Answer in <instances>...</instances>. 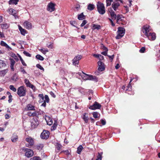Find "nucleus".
Listing matches in <instances>:
<instances>
[{
	"label": "nucleus",
	"mask_w": 160,
	"mask_h": 160,
	"mask_svg": "<svg viewBox=\"0 0 160 160\" xmlns=\"http://www.w3.org/2000/svg\"><path fill=\"white\" fill-rule=\"evenodd\" d=\"M79 75L81 76L82 78L84 80H89L94 81L96 82L98 81L97 78L95 76L88 75L83 72H82V74L81 73Z\"/></svg>",
	"instance_id": "obj_1"
},
{
	"label": "nucleus",
	"mask_w": 160,
	"mask_h": 160,
	"mask_svg": "<svg viewBox=\"0 0 160 160\" xmlns=\"http://www.w3.org/2000/svg\"><path fill=\"white\" fill-rule=\"evenodd\" d=\"M97 7L98 11L99 14L103 15L105 13V7L102 3L98 2L97 5Z\"/></svg>",
	"instance_id": "obj_2"
},
{
	"label": "nucleus",
	"mask_w": 160,
	"mask_h": 160,
	"mask_svg": "<svg viewBox=\"0 0 160 160\" xmlns=\"http://www.w3.org/2000/svg\"><path fill=\"white\" fill-rule=\"evenodd\" d=\"M125 32V30L124 28L122 27H119L117 31V35L116 38L117 39H119L122 38L124 35Z\"/></svg>",
	"instance_id": "obj_3"
},
{
	"label": "nucleus",
	"mask_w": 160,
	"mask_h": 160,
	"mask_svg": "<svg viewBox=\"0 0 160 160\" xmlns=\"http://www.w3.org/2000/svg\"><path fill=\"white\" fill-rule=\"evenodd\" d=\"M26 89L23 86H21L18 89L17 94L20 97L25 96L26 95Z\"/></svg>",
	"instance_id": "obj_4"
},
{
	"label": "nucleus",
	"mask_w": 160,
	"mask_h": 160,
	"mask_svg": "<svg viewBox=\"0 0 160 160\" xmlns=\"http://www.w3.org/2000/svg\"><path fill=\"white\" fill-rule=\"evenodd\" d=\"M23 151L26 152L25 155L28 158H30L32 156L33 154V151L30 149L23 148H22Z\"/></svg>",
	"instance_id": "obj_5"
},
{
	"label": "nucleus",
	"mask_w": 160,
	"mask_h": 160,
	"mask_svg": "<svg viewBox=\"0 0 160 160\" xmlns=\"http://www.w3.org/2000/svg\"><path fill=\"white\" fill-rule=\"evenodd\" d=\"M25 140L28 143V145L26 144V146L27 147H29V146H31L34 144L33 139L31 137L28 136L26 138Z\"/></svg>",
	"instance_id": "obj_6"
},
{
	"label": "nucleus",
	"mask_w": 160,
	"mask_h": 160,
	"mask_svg": "<svg viewBox=\"0 0 160 160\" xmlns=\"http://www.w3.org/2000/svg\"><path fill=\"white\" fill-rule=\"evenodd\" d=\"M151 30L150 27L148 25H146L143 26L142 29V32L145 33L146 36Z\"/></svg>",
	"instance_id": "obj_7"
},
{
	"label": "nucleus",
	"mask_w": 160,
	"mask_h": 160,
	"mask_svg": "<svg viewBox=\"0 0 160 160\" xmlns=\"http://www.w3.org/2000/svg\"><path fill=\"white\" fill-rule=\"evenodd\" d=\"M101 105L97 102H95L92 105L90 106L89 107L90 109L94 110L96 109H100L101 107Z\"/></svg>",
	"instance_id": "obj_8"
},
{
	"label": "nucleus",
	"mask_w": 160,
	"mask_h": 160,
	"mask_svg": "<svg viewBox=\"0 0 160 160\" xmlns=\"http://www.w3.org/2000/svg\"><path fill=\"white\" fill-rule=\"evenodd\" d=\"M146 36L150 40H154L156 38V34L154 32H149Z\"/></svg>",
	"instance_id": "obj_9"
},
{
	"label": "nucleus",
	"mask_w": 160,
	"mask_h": 160,
	"mask_svg": "<svg viewBox=\"0 0 160 160\" xmlns=\"http://www.w3.org/2000/svg\"><path fill=\"white\" fill-rule=\"evenodd\" d=\"M55 4L52 2H50L48 3V7L47 8V10L48 11L51 12L55 10Z\"/></svg>",
	"instance_id": "obj_10"
},
{
	"label": "nucleus",
	"mask_w": 160,
	"mask_h": 160,
	"mask_svg": "<svg viewBox=\"0 0 160 160\" xmlns=\"http://www.w3.org/2000/svg\"><path fill=\"white\" fill-rule=\"evenodd\" d=\"M49 133L48 131L44 130L41 133V138L42 139H47L49 137Z\"/></svg>",
	"instance_id": "obj_11"
},
{
	"label": "nucleus",
	"mask_w": 160,
	"mask_h": 160,
	"mask_svg": "<svg viewBox=\"0 0 160 160\" xmlns=\"http://www.w3.org/2000/svg\"><path fill=\"white\" fill-rule=\"evenodd\" d=\"M81 58V56L80 55H78L74 57L72 61L73 64L75 65L78 64L79 63V61Z\"/></svg>",
	"instance_id": "obj_12"
},
{
	"label": "nucleus",
	"mask_w": 160,
	"mask_h": 160,
	"mask_svg": "<svg viewBox=\"0 0 160 160\" xmlns=\"http://www.w3.org/2000/svg\"><path fill=\"white\" fill-rule=\"evenodd\" d=\"M108 11L110 13L112 19L114 20L116 19L117 15L114 12L112 9L111 8H109Z\"/></svg>",
	"instance_id": "obj_13"
},
{
	"label": "nucleus",
	"mask_w": 160,
	"mask_h": 160,
	"mask_svg": "<svg viewBox=\"0 0 160 160\" xmlns=\"http://www.w3.org/2000/svg\"><path fill=\"white\" fill-rule=\"evenodd\" d=\"M98 70L99 71H102L104 70V63L102 62L101 61H99L98 62Z\"/></svg>",
	"instance_id": "obj_14"
},
{
	"label": "nucleus",
	"mask_w": 160,
	"mask_h": 160,
	"mask_svg": "<svg viewBox=\"0 0 160 160\" xmlns=\"http://www.w3.org/2000/svg\"><path fill=\"white\" fill-rule=\"evenodd\" d=\"M23 24L24 28L27 29H29L32 28V24L29 21H25Z\"/></svg>",
	"instance_id": "obj_15"
},
{
	"label": "nucleus",
	"mask_w": 160,
	"mask_h": 160,
	"mask_svg": "<svg viewBox=\"0 0 160 160\" xmlns=\"http://www.w3.org/2000/svg\"><path fill=\"white\" fill-rule=\"evenodd\" d=\"M8 11L9 12V14L13 15L16 19L18 17L17 15V12L15 10L11 8L9 9Z\"/></svg>",
	"instance_id": "obj_16"
},
{
	"label": "nucleus",
	"mask_w": 160,
	"mask_h": 160,
	"mask_svg": "<svg viewBox=\"0 0 160 160\" xmlns=\"http://www.w3.org/2000/svg\"><path fill=\"white\" fill-rule=\"evenodd\" d=\"M39 124V122L37 119H33L31 121V126L34 128L37 127Z\"/></svg>",
	"instance_id": "obj_17"
},
{
	"label": "nucleus",
	"mask_w": 160,
	"mask_h": 160,
	"mask_svg": "<svg viewBox=\"0 0 160 160\" xmlns=\"http://www.w3.org/2000/svg\"><path fill=\"white\" fill-rule=\"evenodd\" d=\"M24 82L28 87L30 88L33 90L35 89V87L33 85L31 84L30 82L28 79H25L24 80Z\"/></svg>",
	"instance_id": "obj_18"
},
{
	"label": "nucleus",
	"mask_w": 160,
	"mask_h": 160,
	"mask_svg": "<svg viewBox=\"0 0 160 160\" xmlns=\"http://www.w3.org/2000/svg\"><path fill=\"white\" fill-rule=\"evenodd\" d=\"M120 6V4L119 2H113L112 4V7L114 10L115 11H117Z\"/></svg>",
	"instance_id": "obj_19"
},
{
	"label": "nucleus",
	"mask_w": 160,
	"mask_h": 160,
	"mask_svg": "<svg viewBox=\"0 0 160 160\" xmlns=\"http://www.w3.org/2000/svg\"><path fill=\"white\" fill-rule=\"evenodd\" d=\"M45 120L48 125H51L52 123V119L49 117L46 118Z\"/></svg>",
	"instance_id": "obj_20"
},
{
	"label": "nucleus",
	"mask_w": 160,
	"mask_h": 160,
	"mask_svg": "<svg viewBox=\"0 0 160 160\" xmlns=\"http://www.w3.org/2000/svg\"><path fill=\"white\" fill-rule=\"evenodd\" d=\"M0 45L2 46L5 47L6 48L10 49L11 50L12 49L6 43L3 41H1Z\"/></svg>",
	"instance_id": "obj_21"
},
{
	"label": "nucleus",
	"mask_w": 160,
	"mask_h": 160,
	"mask_svg": "<svg viewBox=\"0 0 160 160\" xmlns=\"http://www.w3.org/2000/svg\"><path fill=\"white\" fill-rule=\"evenodd\" d=\"M18 27L21 34L24 36L26 33V31L25 29L22 28L20 26H18Z\"/></svg>",
	"instance_id": "obj_22"
},
{
	"label": "nucleus",
	"mask_w": 160,
	"mask_h": 160,
	"mask_svg": "<svg viewBox=\"0 0 160 160\" xmlns=\"http://www.w3.org/2000/svg\"><path fill=\"white\" fill-rule=\"evenodd\" d=\"M28 110H35L34 107L31 104H28L27 106Z\"/></svg>",
	"instance_id": "obj_23"
},
{
	"label": "nucleus",
	"mask_w": 160,
	"mask_h": 160,
	"mask_svg": "<svg viewBox=\"0 0 160 160\" xmlns=\"http://www.w3.org/2000/svg\"><path fill=\"white\" fill-rule=\"evenodd\" d=\"M92 29L93 30L97 29L99 30L101 28V26L99 25H96L95 24H92Z\"/></svg>",
	"instance_id": "obj_24"
},
{
	"label": "nucleus",
	"mask_w": 160,
	"mask_h": 160,
	"mask_svg": "<svg viewBox=\"0 0 160 160\" xmlns=\"http://www.w3.org/2000/svg\"><path fill=\"white\" fill-rule=\"evenodd\" d=\"M95 6L93 4H89L88 6L87 9L88 10L92 11L93 10Z\"/></svg>",
	"instance_id": "obj_25"
},
{
	"label": "nucleus",
	"mask_w": 160,
	"mask_h": 160,
	"mask_svg": "<svg viewBox=\"0 0 160 160\" xmlns=\"http://www.w3.org/2000/svg\"><path fill=\"white\" fill-rule=\"evenodd\" d=\"M18 1V0H10L9 2V4H14L16 5Z\"/></svg>",
	"instance_id": "obj_26"
},
{
	"label": "nucleus",
	"mask_w": 160,
	"mask_h": 160,
	"mask_svg": "<svg viewBox=\"0 0 160 160\" xmlns=\"http://www.w3.org/2000/svg\"><path fill=\"white\" fill-rule=\"evenodd\" d=\"M83 149V148L82 146L80 145L77 148V153L78 154H80L81 153V152L82 151V150Z\"/></svg>",
	"instance_id": "obj_27"
},
{
	"label": "nucleus",
	"mask_w": 160,
	"mask_h": 160,
	"mask_svg": "<svg viewBox=\"0 0 160 160\" xmlns=\"http://www.w3.org/2000/svg\"><path fill=\"white\" fill-rule=\"evenodd\" d=\"M57 123L56 121H55V122L53 125V126L51 127V129L52 131L55 130L57 126Z\"/></svg>",
	"instance_id": "obj_28"
},
{
	"label": "nucleus",
	"mask_w": 160,
	"mask_h": 160,
	"mask_svg": "<svg viewBox=\"0 0 160 160\" xmlns=\"http://www.w3.org/2000/svg\"><path fill=\"white\" fill-rule=\"evenodd\" d=\"M9 26V25L7 23H3L1 25L2 28L4 29H7Z\"/></svg>",
	"instance_id": "obj_29"
},
{
	"label": "nucleus",
	"mask_w": 160,
	"mask_h": 160,
	"mask_svg": "<svg viewBox=\"0 0 160 160\" xmlns=\"http://www.w3.org/2000/svg\"><path fill=\"white\" fill-rule=\"evenodd\" d=\"M41 52L43 54H45L47 52H48V49L43 48V49H39Z\"/></svg>",
	"instance_id": "obj_30"
},
{
	"label": "nucleus",
	"mask_w": 160,
	"mask_h": 160,
	"mask_svg": "<svg viewBox=\"0 0 160 160\" xmlns=\"http://www.w3.org/2000/svg\"><path fill=\"white\" fill-rule=\"evenodd\" d=\"M84 18V16L82 13H81L80 14L78 15V19L80 20H82Z\"/></svg>",
	"instance_id": "obj_31"
},
{
	"label": "nucleus",
	"mask_w": 160,
	"mask_h": 160,
	"mask_svg": "<svg viewBox=\"0 0 160 160\" xmlns=\"http://www.w3.org/2000/svg\"><path fill=\"white\" fill-rule=\"evenodd\" d=\"M86 113H84V115H83L82 118L85 122L87 123L88 122V116H86Z\"/></svg>",
	"instance_id": "obj_32"
},
{
	"label": "nucleus",
	"mask_w": 160,
	"mask_h": 160,
	"mask_svg": "<svg viewBox=\"0 0 160 160\" xmlns=\"http://www.w3.org/2000/svg\"><path fill=\"white\" fill-rule=\"evenodd\" d=\"M36 58L37 59L41 61H43L44 60V58L40 55H37L36 56Z\"/></svg>",
	"instance_id": "obj_33"
},
{
	"label": "nucleus",
	"mask_w": 160,
	"mask_h": 160,
	"mask_svg": "<svg viewBox=\"0 0 160 160\" xmlns=\"http://www.w3.org/2000/svg\"><path fill=\"white\" fill-rule=\"evenodd\" d=\"M18 139V136H15V137H12L11 139V140L13 142H16Z\"/></svg>",
	"instance_id": "obj_34"
},
{
	"label": "nucleus",
	"mask_w": 160,
	"mask_h": 160,
	"mask_svg": "<svg viewBox=\"0 0 160 160\" xmlns=\"http://www.w3.org/2000/svg\"><path fill=\"white\" fill-rule=\"evenodd\" d=\"M10 89L14 92H15L17 91L16 89L12 85H10L9 86Z\"/></svg>",
	"instance_id": "obj_35"
},
{
	"label": "nucleus",
	"mask_w": 160,
	"mask_h": 160,
	"mask_svg": "<svg viewBox=\"0 0 160 160\" xmlns=\"http://www.w3.org/2000/svg\"><path fill=\"white\" fill-rule=\"evenodd\" d=\"M44 98L45 100L44 102L48 103L49 101V99L48 96L47 95H45Z\"/></svg>",
	"instance_id": "obj_36"
},
{
	"label": "nucleus",
	"mask_w": 160,
	"mask_h": 160,
	"mask_svg": "<svg viewBox=\"0 0 160 160\" xmlns=\"http://www.w3.org/2000/svg\"><path fill=\"white\" fill-rule=\"evenodd\" d=\"M122 16L121 15L118 14L117 15V18L118 19V20H121L122 21Z\"/></svg>",
	"instance_id": "obj_37"
},
{
	"label": "nucleus",
	"mask_w": 160,
	"mask_h": 160,
	"mask_svg": "<svg viewBox=\"0 0 160 160\" xmlns=\"http://www.w3.org/2000/svg\"><path fill=\"white\" fill-rule=\"evenodd\" d=\"M92 115H93V117L95 118H98V113L97 112H93Z\"/></svg>",
	"instance_id": "obj_38"
},
{
	"label": "nucleus",
	"mask_w": 160,
	"mask_h": 160,
	"mask_svg": "<svg viewBox=\"0 0 160 160\" xmlns=\"http://www.w3.org/2000/svg\"><path fill=\"white\" fill-rule=\"evenodd\" d=\"M5 64L3 62V61L0 60V68H1L3 66H5Z\"/></svg>",
	"instance_id": "obj_39"
},
{
	"label": "nucleus",
	"mask_w": 160,
	"mask_h": 160,
	"mask_svg": "<svg viewBox=\"0 0 160 160\" xmlns=\"http://www.w3.org/2000/svg\"><path fill=\"white\" fill-rule=\"evenodd\" d=\"M36 67L42 70L43 71H44V68L39 64H37L36 65Z\"/></svg>",
	"instance_id": "obj_40"
},
{
	"label": "nucleus",
	"mask_w": 160,
	"mask_h": 160,
	"mask_svg": "<svg viewBox=\"0 0 160 160\" xmlns=\"http://www.w3.org/2000/svg\"><path fill=\"white\" fill-rule=\"evenodd\" d=\"M113 1L112 0H108L106 1L107 6H109L111 5V2Z\"/></svg>",
	"instance_id": "obj_41"
},
{
	"label": "nucleus",
	"mask_w": 160,
	"mask_h": 160,
	"mask_svg": "<svg viewBox=\"0 0 160 160\" xmlns=\"http://www.w3.org/2000/svg\"><path fill=\"white\" fill-rule=\"evenodd\" d=\"M23 53L25 55L29 57H31V55L30 53H29L28 52H27L26 51H24L23 52Z\"/></svg>",
	"instance_id": "obj_42"
},
{
	"label": "nucleus",
	"mask_w": 160,
	"mask_h": 160,
	"mask_svg": "<svg viewBox=\"0 0 160 160\" xmlns=\"http://www.w3.org/2000/svg\"><path fill=\"white\" fill-rule=\"evenodd\" d=\"M56 147L57 149L58 150H59L62 147V145L58 143H57Z\"/></svg>",
	"instance_id": "obj_43"
},
{
	"label": "nucleus",
	"mask_w": 160,
	"mask_h": 160,
	"mask_svg": "<svg viewBox=\"0 0 160 160\" xmlns=\"http://www.w3.org/2000/svg\"><path fill=\"white\" fill-rule=\"evenodd\" d=\"M8 72V69H5L4 70H3L1 71V72L2 74L3 75V76H4L5 74L7 73Z\"/></svg>",
	"instance_id": "obj_44"
},
{
	"label": "nucleus",
	"mask_w": 160,
	"mask_h": 160,
	"mask_svg": "<svg viewBox=\"0 0 160 160\" xmlns=\"http://www.w3.org/2000/svg\"><path fill=\"white\" fill-rule=\"evenodd\" d=\"M31 160H41L40 158L38 157H34L31 158Z\"/></svg>",
	"instance_id": "obj_45"
},
{
	"label": "nucleus",
	"mask_w": 160,
	"mask_h": 160,
	"mask_svg": "<svg viewBox=\"0 0 160 160\" xmlns=\"http://www.w3.org/2000/svg\"><path fill=\"white\" fill-rule=\"evenodd\" d=\"M10 62H11V65H14V64L15 63V61L13 59H10Z\"/></svg>",
	"instance_id": "obj_46"
},
{
	"label": "nucleus",
	"mask_w": 160,
	"mask_h": 160,
	"mask_svg": "<svg viewBox=\"0 0 160 160\" xmlns=\"http://www.w3.org/2000/svg\"><path fill=\"white\" fill-rule=\"evenodd\" d=\"M12 95H9L8 97L9 99L8 100V102L10 103L12 101Z\"/></svg>",
	"instance_id": "obj_47"
},
{
	"label": "nucleus",
	"mask_w": 160,
	"mask_h": 160,
	"mask_svg": "<svg viewBox=\"0 0 160 160\" xmlns=\"http://www.w3.org/2000/svg\"><path fill=\"white\" fill-rule=\"evenodd\" d=\"M70 24L73 26L76 27L75 25L76 24V22L75 21H70Z\"/></svg>",
	"instance_id": "obj_48"
},
{
	"label": "nucleus",
	"mask_w": 160,
	"mask_h": 160,
	"mask_svg": "<svg viewBox=\"0 0 160 160\" xmlns=\"http://www.w3.org/2000/svg\"><path fill=\"white\" fill-rule=\"evenodd\" d=\"M87 23V21L85 20H83L82 23L81 25V27L83 26Z\"/></svg>",
	"instance_id": "obj_49"
},
{
	"label": "nucleus",
	"mask_w": 160,
	"mask_h": 160,
	"mask_svg": "<svg viewBox=\"0 0 160 160\" xmlns=\"http://www.w3.org/2000/svg\"><path fill=\"white\" fill-rule=\"evenodd\" d=\"M102 153H101V154L100 153H98V155L97 156V159H98L99 160H101V159H102L101 155H102Z\"/></svg>",
	"instance_id": "obj_50"
},
{
	"label": "nucleus",
	"mask_w": 160,
	"mask_h": 160,
	"mask_svg": "<svg viewBox=\"0 0 160 160\" xmlns=\"http://www.w3.org/2000/svg\"><path fill=\"white\" fill-rule=\"evenodd\" d=\"M102 48L104 51H108L107 48L103 46V44L102 45Z\"/></svg>",
	"instance_id": "obj_51"
},
{
	"label": "nucleus",
	"mask_w": 160,
	"mask_h": 160,
	"mask_svg": "<svg viewBox=\"0 0 160 160\" xmlns=\"http://www.w3.org/2000/svg\"><path fill=\"white\" fill-rule=\"evenodd\" d=\"M145 50V48L144 47H142L140 50V52L142 53L144 52Z\"/></svg>",
	"instance_id": "obj_52"
},
{
	"label": "nucleus",
	"mask_w": 160,
	"mask_h": 160,
	"mask_svg": "<svg viewBox=\"0 0 160 160\" xmlns=\"http://www.w3.org/2000/svg\"><path fill=\"white\" fill-rule=\"evenodd\" d=\"M20 71L22 72L23 74L26 73V72L24 69L22 68H20Z\"/></svg>",
	"instance_id": "obj_53"
},
{
	"label": "nucleus",
	"mask_w": 160,
	"mask_h": 160,
	"mask_svg": "<svg viewBox=\"0 0 160 160\" xmlns=\"http://www.w3.org/2000/svg\"><path fill=\"white\" fill-rule=\"evenodd\" d=\"M50 93L52 97L54 98H55L56 95H55L54 93L53 92H50Z\"/></svg>",
	"instance_id": "obj_54"
},
{
	"label": "nucleus",
	"mask_w": 160,
	"mask_h": 160,
	"mask_svg": "<svg viewBox=\"0 0 160 160\" xmlns=\"http://www.w3.org/2000/svg\"><path fill=\"white\" fill-rule=\"evenodd\" d=\"M39 97H40V98H42V101H43L44 99V97L43 96V95L42 94H39Z\"/></svg>",
	"instance_id": "obj_55"
},
{
	"label": "nucleus",
	"mask_w": 160,
	"mask_h": 160,
	"mask_svg": "<svg viewBox=\"0 0 160 160\" xmlns=\"http://www.w3.org/2000/svg\"><path fill=\"white\" fill-rule=\"evenodd\" d=\"M4 34L2 32L0 31V38H4Z\"/></svg>",
	"instance_id": "obj_56"
},
{
	"label": "nucleus",
	"mask_w": 160,
	"mask_h": 160,
	"mask_svg": "<svg viewBox=\"0 0 160 160\" xmlns=\"http://www.w3.org/2000/svg\"><path fill=\"white\" fill-rule=\"evenodd\" d=\"M101 122L102 125H105L106 122V121L103 119L101 120Z\"/></svg>",
	"instance_id": "obj_57"
},
{
	"label": "nucleus",
	"mask_w": 160,
	"mask_h": 160,
	"mask_svg": "<svg viewBox=\"0 0 160 160\" xmlns=\"http://www.w3.org/2000/svg\"><path fill=\"white\" fill-rule=\"evenodd\" d=\"M29 115L30 116H34L36 115V113L35 112L32 113H29Z\"/></svg>",
	"instance_id": "obj_58"
},
{
	"label": "nucleus",
	"mask_w": 160,
	"mask_h": 160,
	"mask_svg": "<svg viewBox=\"0 0 160 160\" xmlns=\"http://www.w3.org/2000/svg\"><path fill=\"white\" fill-rule=\"evenodd\" d=\"M109 20H110V22L111 23V24L112 25V26H115V24L113 22L112 20L110 18L109 19Z\"/></svg>",
	"instance_id": "obj_59"
},
{
	"label": "nucleus",
	"mask_w": 160,
	"mask_h": 160,
	"mask_svg": "<svg viewBox=\"0 0 160 160\" xmlns=\"http://www.w3.org/2000/svg\"><path fill=\"white\" fill-rule=\"evenodd\" d=\"M99 58L100 60H102L103 59L104 57L102 56L100 54Z\"/></svg>",
	"instance_id": "obj_60"
},
{
	"label": "nucleus",
	"mask_w": 160,
	"mask_h": 160,
	"mask_svg": "<svg viewBox=\"0 0 160 160\" xmlns=\"http://www.w3.org/2000/svg\"><path fill=\"white\" fill-rule=\"evenodd\" d=\"M47 46L49 48H52V43H51L49 45L47 44Z\"/></svg>",
	"instance_id": "obj_61"
},
{
	"label": "nucleus",
	"mask_w": 160,
	"mask_h": 160,
	"mask_svg": "<svg viewBox=\"0 0 160 160\" xmlns=\"http://www.w3.org/2000/svg\"><path fill=\"white\" fill-rule=\"evenodd\" d=\"M109 58H110L112 60V59H113V58H114V55H112V56H109V55H107Z\"/></svg>",
	"instance_id": "obj_62"
},
{
	"label": "nucleus",
	"mask_w": 160,
	"mask_h": 160,
	"mask_svg": "<svg viewBox=\"0 0 160 160\" xmlns=\"http://www.w3.org/2000/svg\"><path fill=\"white\" fill-rule=\"evenodd\" d=\"M107 51H105L104 52H102L101 53L105 55V56H107Z\"/></svg>",
	"instance_id": "obj_63"
},
{
	"label": "nucleus",
	"mask_w": 160,
	"mask_h": 160,
	"mask_svg": "<svg viewBox=\"0 0 160 160\" xmlns=\"http://www.w3.org/2000/svg\"><path fill=\"white\" fill-rule=\"evenodd\" d=\"M100 54H93V56L97 58H99Z\"/></svg>",
	"instance_id": "obj_64"
}]
</instances>
